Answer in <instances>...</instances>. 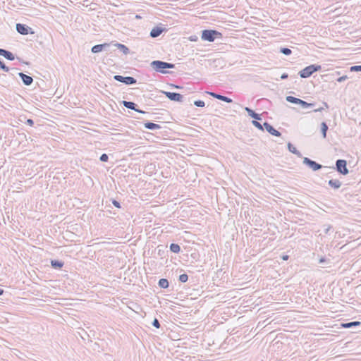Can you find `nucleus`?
<instances>
[{
  "label": "nucleus",
  "instance_id": "24",
  "mask_svg": "<svg viewBox=\"0 0 361 361\" xmlns=\"http://www.w3.org/2000/svg\"><path fill=\"white\" fill-rule=\"evenodd\" d=\"M328 129H329V127H328L326 123L322 122L321 123V133H322L323 138L326 137V133H327Z\"/></svg>",
  "mask_w": 361,
  "mask_h": 361
},
{
  "label": "nucleus",
  "instance_id": "19",
  "mask_svg": "<svg viewBox=\"0 0 361 361\" xmlns=\"http://www.w3.org/2000/svg\"><path fill=\"white\" fill-rule=\"evenodd\" d=\"M245 111L247 113V114L255 120H262L261 115L256 113L254 110L249 107H245Z\"/></svg>",
  "mask_w": 361,
  "mask_h": 361
},
{
  "label": "nucleus",
  "instance_id": "7",
  "mask_svg": "<svg viewBox=\"0 0 361 361\" xmlns=\"http://www.w3.org/2000/svg\"><path fill=\"white\" fill-rule=\"evenodd\" d=\"M302 163L309 168H310L313 171H319L324 167L322 164L316 162L315 161L312 160L308 157H304ZM325 167L326 168L327 166Z\"/></svg>",
  "mask_w": 361,
  "mask_h": 361
},
{
  "label": "nucleus",
  "instance_id": "40",
  "mask_svg": "<svg viewBox=\"0 0 361 361\" xmlns=\"http://www.w3.org/2000/svg\"><path fill=\"white\" fill-rule=\"evenodd\" d=\"M288 78V74L286 73H283L281 75V80H285V79H287Z\"/></svg>",
  "mask_w": 361,
  "mask_h": 361
},
{
  "label": "nucleus",
  "instance_id": "1",
  "mask_svg": "<svg viewBox=\"0 0 361 361\" xmlns=\"http://www.w3.org/2000/svg\"><path fill=\"white\" fill-rule=\"evenodd\" d=\"M150 66L156 72L166 74L169 73L168 71H166V69L174 68L175 64L163 61L155 60L151 62Z\"/></svg>",
  "mask_w": 361,
  "mask_h": 361
},
{
  "label": "nucleus",
  "instance_id": "42",
  "mask_svg": "<svg viewBox=\"0 0 361 361\" xmlns=\"http://www.w3.org/2000/svg\"><path fill=\"white\" fill-rule=\"evenodd\" d=\"M171 85L176 89H182L183 88L182 87L179 86V85H173V84H171Z\"/></svg>",
  "mask_w": 361,
  "mask_h": 361
},
{
  "label": "nucleus",
  "instance_id": "9",
  "mask_svg": "<svg viewBox=\"0 0 361 361\" xmlns=\"http://www.w3.org/2000/svg\"><path fill=\"white\" fill-rule=\"evenodd\" d=\"M162 93L171 101L182 102L183 96L178 92L162 91Z\"/></svg>",
  "mask_w": 361,
  "mask_h": 361
},
{
  "label": "nucleus",
  "instance_id": "43",
  "mask_svg": "<svg viewBox=\"0 0 361 361\" xmlns=\"http://www.w3.org/2000/svg\"><path fill=\"white\" fill-rule=\"evenodd\" d=\"M281 258H282L283 260H288V258H289V256L288 255H283L281 257Z\"/></svg>",
  "mask_w": 361,
  "mask_h": 361
},
{
  "label": "nucleus",
  "instance_id": "39",
  "mask_svg": "<svg viewBox=\"0 0 361 361\" xmlns=\"http://www.w3.org/2000/svg\"><path fill=\"white\" fill-rule=\"evenodd\" d=\"M25 123L28 126H32L34 125V121L31 118L27 119Z\"/></svg>",
  "mask_w": 361,
  "mask_h": 361
},
{
  "label": "nucleus",
  "instance_id": "16",
  "mask_svg": "<svg viewBox=\"0 0 361 361\" xmlns=\"http://www.w3.org/2000/svg\"><path fill=\"white\" fill-rule=\"evenodd\" d=\"M0 56H4L7 60L13 61L15 55L10 51L0 48Z\"/></svg>",
  "mask_w": 361,
  "mask_h": 361
},
{
  "label": "nucleus",
  "instance_id": "25",
  "mask_svg": "<svg viewBox=\"0 0 361 361\" xmlns=\"http://www.w3.org/2000/svg\"><path fill=\"white\" fill-rule=\"evenodd\" d=\"M158 285L161 288H167L169 286V282L166 279H161L158 282Z\"/></svg>",
  "mask_w": 361,
  "mask_h": 361
},
{
  "label": "nucleus",
  "instance_id": "41",
  "mask_svg": "<svg viewBox=\"0 0 361 361\" xmlns=\"http://www.w3.org/2000/svg\"><path fill=\"white\" fill-rule=\"evenodd\" d=\"M326 259L324 257H322L319 259V264H324L325 262H326Z\"/></svg>",
  "mask_w": 361,
  "mask_h": 361
},
{
  "label": "nucleus",
  "instance_id": "14",
  "mask_svg": "<svg viewBox=\"0 0 361 361\" xmlns=\"http://www.w3.org/2000/svg\"><path fill=\"white\" fill-rule=\"evenodd\" d=\"M166 29L165 27H162L160 26H156L152 29L149 35L152 38H156V37H159V35H161L162 34V32H166Z\"/></svg>",
  "mask_w": 361,
  "mask_h": 361
},
{
  "label": "nucleus",
  "instance_id": "38",
  "mask_svg": "<svg viewBox=\"0 0 361 361\" xmlns=\"http://www.w3.org/2000/svg\"><path fill=\"white\" fill-rule=\"evenodd\" d=\"M346 79H348V76L347 75H343L341 77H339L338 78H337V82H342L343 81H345Z\"/></svg>",
  "mask_w": 361,
  "mask_h": 361
},
{
  "label": "nucleus",
  "instance_id": "32",
  "mask_svg": "<svg viewBox=\"0 0 361 361\" xmlns=\"http://www.w3.org/2000/svg\"><path fill=\"white\" fill-rule=\"evenodd\" d=\"M351 72H361V65L353 66L350 68Z\"/></svg>",
  "mask_w": 361,
  "mask_h": 361
},
{
  "label": "nucleus",
  "instance_id": "33",
  "mask_svg": "<svg viewBox=\"0 0 361 361\" xmlns=\"http://www.w3.org/2000/svg\"><path fill=\"white\" fill-rule=\"evenodd\" d=\"M194 105L197 107H204L205 106V103L202 100H196L194 102Z\"/></svg>",
  "mask_w": 361,
  "mask_h": 361
},
{
  "label": "nucleus",
  "instance_id": "17",
  "mask_svg": "<svg viewBox=\"0 0 361 361\" xmlns=\"http://www.w3.org/2000/svg\"><path fill=\"white\" fill-rule=\"evenodd\" d=\"M328 185L332 189L338 190L341 187L342 183L338 179H331L328 181Z\"/></svg>",
  "mask_w": 361,
  "mask_h": 361
},
{
  "label": "nucleus",
  "instance_id": "12",
  "mask_svg": "<svg viewBox=\"0 0 361 361\" xmlns=\"http://www.w3.org/2000/svg\"><path fill=\"white\" fill-rule=\"evenodd\" d=\"M263 126L264 127V129L269 133H270L271 135H274V136H276V137H280L281 135V133L277 130L276 129H275L270 123H269L268 122L265 121L264 123H263Z\"/></svg>",
  "mask_w": 361,
  "mask_h": 361
},
{
  "label": "nucleus",
  "instance_id": "13",
  "mask_svg": "<svg viewBox=\"0 0 361 361\" xmlns=\"http://www.w3.org/2000/svg\"><path fill=\"white\" fill-rule=\"evenodd\" d=\"M207 93L209 95H211L212 97H213L214 98L217 99L221 101H223V102H225L226 103H232L233 102V99L226 96H224V95H222V94H218L216 92H208Z\"/></svg>",
  "mask_w": 361,
  "mask_h": 361
},
{
  "label": "nucleus",
  "instance_id": "22",
  "mask_svg": "<svg viewBox=\"0 0 361 361\" xmlns=\"http://www.w3.org/2000/svg\"><path fill=\"white\" fill-rule=\"evenodd\" d=\"M64 265V262L58 259H51V266L53 269H61Z\"/></svg>",
  "mask_w": 361,
  "mask_h": 361
},
{
  "label": "nucleus",
  "instance_id": "20",
  "mask_svg": "<svg viewBox=\"0 0 361 361\" xmlns=\"http://www.w3.org/2000/svg\"><path fill=\"white\" fill-rule=\"evenodd\" d=\"M360 325H361V322H358V321H354V322H350L341 324V327L344 328V329L353 328V327L359 326Z\"/></svg>",
  "mask_w": 361,
  "mask_h": 361
},
{
  "label": "nucleus",
  "instance_id": "2",
  "mask_svg": "<svg viewBox=\"0 0 361 361\" xmlns=\"http://www.w3.org/2000/svg\"><path fill=\"white\" fill-rule=\"evenodd\" d=\"M222 33L216 30H210L205 29L202 31L201 38L204 41H207L209 42H213L216 39L222 38Z\"/></svg>",
  "mask_w": 361,
  "mask_h": 361
},
{
  "label": "nucleus",
  "instance_id": "44",
  "mask_svg": "<svg viewBox=\"0 0 361 361\" xmlns=\"http://www.w3.org/2000/svg\"><path fill=\"white\" fill-rule=\"evenodd\" d=\"M190 41H196L197 40V37L196 36H191L190 37Z\"/></svg>",
  "mask_w": 361,
  "mask_h": 361
},
{
  "label": "nucleus",
  "instance_id": "15",
  "mask_svg": "<svg viewBox=\"0 0 361 361\" xmlns=\"http://www.w3.org/2000/svg\"><path fill=\"white\" fill-rule=\"evenodd\" d=\"M18 75L21 78L22 82L25 85L29 86L33 82V78L31 76L27 75L22 72L18 73Z\"/></svg>",
  "mask_w": 361,
  "mask_h": 361
},
{
  "label": "nucleus",
  "instance_id": "26",
  "mask_svg": "<svg viewBox=\"0 0 361 361\" xmlns=\"http://www.w3.org/2000/svg\"><path fill=\"white\" fill-rule=\"evenodd\" d=\"M170 250L176 254H178L180 252V247L178 244L171 243L170 245Z\"/></svg>",
  "mask_w": 361,
  "mask_h": 361
},
{
  "label": "nucleus",
  "instance_id": "11",
  "mask_svg": "<svg viewBox=\"0 0 361 361\" xmlns=\"http://www.w3.org/2000/svg\"><path fill=\"white\" fill-rule=\"evenodd\" d=\"M112 43H113V42L111 43H104V44H96L92 47L91 51L94 54H97V53L101 52L102 51H107L108 48L110 47V46L112 44Z\"/></svg>",
  "mask_w": 361,
  "mask_h": 361
},
{
  "label": "nucleus",
  "instance_id": "35",
  "mask_svg": "<svg viewBox=\"0 0 361 361\" xmlns=\"http://www.w3.org/2000/svg\"><path fill=\"white\" fill-rule=\"evenodd\" d=\"M152 324L153 326H154L157 329L160 328V323H159V320L157 318H154V319L153 320Z\"/></svg>",
  "mask_w": 361,
  "mask_h": 361
},
{
  "label": "nucleus",
  "instance_id": "45",
  "mask_svg": "<svg viewBox=\"0 0 361 361\" xmlns=\"http://www.w3.org/2000/svg\"><path fill=\"white\" fill-rule=\"evenodd\" d=\"M4 293V290L1 288H0V295H3Z\"/></svg>",
  "mask_w": 361,
  "mask_h": 361
},
{
  "label": "nucleus",
  "instance_id": "8",
  "mask_svg": "<svg viewBox=\"0 0 361 361\" xmlns=\"http://www.w3.org/2000/svg\"><path fill=\"white\" fill-rule=\"evenodd\" d=\"M16 31L23 35H27L28 34H33L32 29L25 24L17 23L16 25Z\"/></svg>",
  "mask_w": 361,
  "mask_h": 361
},
{
  "label": "nucleus",
  "instance_id": "31",
  "mask_svg": "<svg viewBox=\"0 0 361 361\" xmlns=\"http://www.w3.org/2000/svg\"><path fill=\"white\" fill-rule=\"evenodd\" d=\"M323 104H324V107H319L318 109H315L313 110V111L314 112H321L323 109L329 108V106L326 102H324Z\"/></svg>",
  "mask_w": 361,
  "mask_h": 361
},
{
  "label": "nucleus",
  "instance_id": "4",
  "mask_svg": "<svg viewBox=\"0 0 361 361\" xmlns=\"http://www.w3.org/2000/svg\"><path fill=\"white\" fill-rule=\"evenodd\" d=\"M347 161L345 159H337L336 161L335 166L332 167L339 174L346 176L349 173V170L347 167Z\"/></svg>",
  "mask_w": 361,
  "mask_h": 361
},
{
  "label": "nucleus",
  "instance_id": "10",
  "mask_svg": "<svg viewBox=\"0 0 361 361\" xmlns=\"http://www.w3.org/2000/svg\"><path fill=\"white\" fill-rule=\"evenodd\" d=\"M121 104H123V106H125L126 108L131 109V110H134L136 112H138V113H140L142 114H147L146 111L138 109L137 104H136L135 103H134L133 102L123 100L121 102Z\"/></svg>",
  "mask_w": 361,
  "mask_h": 361
},
{
  "label": "nucleus",
  "instance_id": "46",
  "mask_svg": "<svg viewBox=\"0 0 361 361\" xmlns=\"http://www.w3.org/2000/svg\"><path fill=\"white\" fill-rule=\"evenodd\" d=\"M135 18H140L141 17H140V16H138V15H136V16H135Z\"/></svg>",
  "mask_w": 361,
  "mask_h": 361
},
{
  "label": "nucleus",
  "instance_id": "6",
  "mask_svg": "<svg viewBox=\"0 0 361 361\" xmlns=\"http://www.w3.org/2000/svg\"><path fill=\"white\" fill-rule=\"evenodd\" d=\"M114 79L116 81L122 82L127 85H135L137 82V80L135 78L131 77V76H123V75H115L114 76Z\"/></svg>",
  "mask_w": 361,
  "mask_h": 361
},
{
  "label": "nucleus",
  "instance_id": "5",
  "mask_svg": "<svg viewBox=\"0 0 361 361\" xmlns=\"http://www.w3.org/2000/svg\"><path fill=\"white\" fill-rule=\"evenodd\" d=\"M286 99L290 103L300 105L303 109L309 108L310 106H315L314 103H308L301 99L293 96H287Z\"/></svg>",
  "mask_w": 361,
  "mask_h": 361
},
{
  "label": "nucleus",
  "instance_id": "18",
  "mask_svg": "<svg viewBox=\"0 0 361 361\" xmlns=\"http://www.w3.org/2000/svg\"><path fill=\"white\" fill-rule=\"evenodd\" d=\"M112 44L126 55H127L130 53L129 48L123 44L118 43V42H115V43L113 42Z\"/></svg>",
  "mask_w": 361,
  "mask_h": 361
},
{
  "label": "nucleus",
  "instance_id": "3",
  "mask_svg": "<svg viewBox=\"0 0 361 361\" xmlns=\"http://www.w3.org/2000/svg\"><path fill=\"white\" fill-rule=\"evenodd\" d=\"M322 69L321 65L311 64L301 71H299L298 75L301 78H307L310 77L315 72L319 71Z\"/></svg>",
  "mask_w": 361,
  "mask_h": 361
},
{
  "label": "nucleus",
  "instance_id": "37",
  "mask_svg": "<svg viewBox=\"0 0 361 361\" xmlns=\"http://www.w3.org/2000/svg\"><path fill=\"white\" fill-rule=\"evenodd\" d=\"M112 204L117 208L121 207L120 202L114 199L112 200Z\"/></svg>",
  "mask_w": 361,
  "mask_h": 361
},
{
  "label": "nucleus",
  "instance_id": "30",
  "mask_svg": "<svg viewBox=\"0 0 361 361\" xmlns=\"http://www.w3.org/2000/svg\"><path fill=\"white\" fill-rule=\"evenodd\" d=\"M188 280V276L186 274H180L178 277V281L181 283H185Z\"/></svg>",
  "mask_w": 361,
  "mask_h": 361
},
{
  "label": "nucleus",
  "instance_id": "34",
  "mask_svg": "<svg viewBox=\"0 0 361 361\" xmlns=\"http://www.w3.org/2000/svg\"><path fill=\"white\" fill-rule=\"evenodd\" d=\"M99 160L102 162H106L109 160V156L106 154L104 153L100 156Z\"/></svg>",
  "mask_w": 361,
  "mask_h": 361
},
{
  "label": "nucleus",
  "instance_id": "29",
  "mask_svg": "<svg viewBox=\"0 0 361 361\" xmlns=\"http://www.w3.org/2000/svg\"><path fill=\"white\" fill-rule=\"evenodd\" d=\"M0 68L2 71H4V72H7V73L10 71L9 67L6 66L5 63L4 62V61L1 59H0Z\"/></svg>",
  "mask_w": 361,
  "mask_h": 361
},
{
  "label": "nucleus",
  "instance_id": "28",
  "mask_svg": "<svg viewBox=\"0 0 361 361\" xmlns=\"http://www.w3.org/2000/svg\"><path fill=\"white\" fill-rule=\"evenodd\" d=\"M259 120H253L252 121V123L253 124L254 126H255L257 128L259 129V130H264V127L263 125H262L259 121Z\"/></svg>",
  "mask_w": 361,
  "mask_h": 361
},
{
  "label": "nucleus",
  "instance_id": "27",
  "mask_svg": "<svg viewBox=\"0 0 361 361\" xmlns=\"http://www.w3.org/2000/svg\"><path fill=\"white\" fill-rule=\"evenodd\" d=\"M279 51L286 56H290L292 54L291 49L288 47H281Z\"/></svg>",
  "mask_w": 361,
  "mask_h": 361
},
{
  "label": "nucleus",
  "instance_id": "36",
  "mask_svg": "<svg viewBox=\"0 0 361 361\" xmlns=\"http://www.w3.org/2000/svg\"><path fill=\"white\" fill-rule=\"evenodd\" d=\"M324 233H325V234H328L329 231L332 228L331 225H324Z\"/></svg>",
  "mask_w": 361,
  "mask_h": 361
},
{
  "label": "nucleus",
  "instance_id": "21",
  "mask_svg": "<svg viewBox=\"0 0 361 361\" xmlns=\"http://www.w3.org/2000/svg\"><path fill=\"white\" fill-rule=\"evenodd\" d=\"M287 147H288V149L290 152L295 154L298 157H300L301 158L302 157V154L300 153V151H298L296 147H294V145L290 143V142H288V145H287Z\"/></svg>",
  "mask_w": 361,
  "mask_h": 361
},
{
  "label": "nucleus",
  "instance_id": "23",
  "mask_svg": "<svg viewBox=\"0 0 361 361\" xmlns=\"http://www.w3.org/2000/svg\"><path fill=\"white\" fill-rule=\"evenodd\" d=\"M144 126L146 129L152 130H154L161 128L160 125L152 123V122H149V121L145 123Z\"/></svg>",
  "mask_w": 361,
  "mask_h": 361
}]
</instances>
